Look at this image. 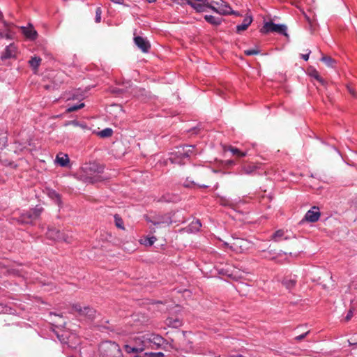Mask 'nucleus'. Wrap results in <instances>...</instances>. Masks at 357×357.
Returning <instances> with one entry per match:
<instances>
[{
  "instance_id": "obj_48",
  "label": "nucleus",
  "mask_w": 357,
  "mask_h": 357,
  "mask_svg": "<svg viewBox=\"0 0 357 357\" xmlns=\"http://www.w3.org/2000/svg\"><path fill=\"white\" fill-rule=\"evenodd\" d=\"M135 357H148V356H135Z\"/></svg>"
},
{
  "instance_id": "obj_33",
  "label": "nucleus",
  "mask_w": 357,
  "mask_h": 357,
  "mask_svg": "<svg viewBox=\"0 0 357 357\" xmlns=\"http://www.w3.org/2000/svg\"><path fill=\"white\" fill-rule=\"evenodd\" d=\"M84 104L80 103L79 105H73L67 109V112H72L84 107Z\"/></svg>"
},
{
  "instance_id": "obj_3",
  "label": "nucleus",
  "mask_w": 357,
  "mask_h": 357,
  "mask_svg": "<svg viewBox=\"0 0 357 357\" xmlns=\"http://www.w3.org/2000/svg\"><path fill=\"white\" fill-rule=\"evenodd\" d=\"M226 245L229 246L233 251L242 253L248 251L252 247V243L244 238H233L232 242L226 243Z\"/></svg>"
},
{
  "instance_id": "obj_44",
  "label": "nucleus",
  "mask_w": 357,
  "mask_h": 357,
  "mask_svg": "<svg viewBox=\"0 0 357 357\" xmlns=\"http://www.w3.org/2000/svg\"><path fill=\"white\" fill-rule=\"evenodd\" d=\"M149 3H153L156 1V0H146Z\"/></svg>"
},
{
  "instance_id": "obj_27",
  "label": "nucleus",
  "mask_w": 357,
  "mask_h": 357,
  "mask_svg": "<svg viewBox=\"0 0 357 357\" xmlns=\"http://www.w3.org/2000/svg\"><path fill=\"white\" fill-rule=\"evenodd\" d=\"M321 61L325 63V64L328 67L333 68L335 64V61L331 58V56H323L321 59Z\"/></svg>"
},
{
  "instance_id": "obj_39",
  "label": "nucleus",
  "mask_w": 357,
  "mask_h": 357,
  "mask_svg": "<svg viewBox=\"0 0 357 357\" xmlns=\"http://www.w3.org/2000/svg\"><path fill=\"white\" fill-rule=\"evenodd\" d=\"M308 333H309V331H307V332H306V333H303V334H301V335H300L296 336V337H295V340H297V341H301V340H302L303 339H304V338L307 336V335L308 334Z\"/></svg>"
},
{
  "instance_id": "obj_49",
  "label": "nucleus",
  "mask_w": 357,
  "mask_h": 357,
  "mask_svg": "<svg viewBox=\"0 0 357 357\" xmlns=\"http://www.w3.org/2000/svg\"><path fill=\"white\" fill-rule=\"evenodd\" d=\"M228 163H229V164H234V162H233L232 161H229V162H228Z\"/></svg>"
},
{
  "instance_id": "obj_31",
  "label": "nucleus",
  "mask_w": 357,
  "mask_h": 357,
  "mask_svg": "<svg viewBox=\"0 0 357 357\" xmlns=\"http://www.w3.org/2000/svg\"><path fill=\"white\" fill-rule=\"evenodd\" d=\"M98 135L102 137H108L112 135V130L111 128H105L99 132Z\"/></svg>"
},
{
  "instance_id": "obj_26",
  "label": "nucleus",
  "mask_w": 357,
  "mask_h": 357,
  "mask_svg": "<svg viewBox=\"0 0 357 357\" xmlns=\"http://www.w3.org/2000/svg\"><path fill=\"white\" fill-rule=\"evenodd\" d=\"M282 284L288 289H291L295 287L296 280L292 278H284L282 280Z\"/></svg>"
},
{
  "instance_id": "obj_19",
  "label": "nucleus",
  "mask_w": 357,
  "mask_h": 357,
  "mask_svg": "<svg viewBox=\"0 0 357 357\" xmlns=\"http://www.w3.org/2000/svg\"><path fill=\"white\" fill-rule=\"evenodd\" d=\"M47 195L50 199L54 200L59 206L61 205V196L55 190H52V189H48L47 190Z\"/></svg>"
},
{
  "instance_id": "obj_17",
  "label": "nucleus",
  "mask_w": 357,
  "mask_h": 357,
  "mask_svg": "<svg viewBox=\"0 0 357 357\" xmlns=\"http://www.w3.org/2000/svg\"><path fill=\"white\" fill-rule=\"evenodd\" d=\"M125 350L127 353H138V352H142L145 350V347H143L142 343L141 342V344L135 347H130L129 345H125L124 347Z\"/></svg>"
},
{
  "instance_id": "obj_35",
  "label": "nucleus",
  "mask_w": 357,
  "mask_h": 357,
  "mask_svg": "<svg viewBox=\"0 0 357 357\" xmlns=\"http://www.w3.org/2000/svg\"><path fill=\"white\" fill-rule=\"evenodd\" d=\"M101 8L100 7L97 8L96 10V22L99 23L101 20Z\"/></svg>"
},
{
  "instance_id": "obj_28",
  "label": "nucleus",
  "mask_w": 357,
  "mask_h": 357,
  "mask_svg": "<svg viewBox=\"0 0 357 357\" xmlns=\"http://www.w3.org/2000/svg\"><path fill=\"white\" fill-rule=\"evenodd\" d=\"M114 223L117 228L121 229L122 230H125L123 220L119 215H115L114 216Z\"/></svg>"
},
{
  "instance_id": "obj_14",
  "label": "nucleus",
  "mask_w": 357,
  "mask_h": 357,
  "mask_svg": "<svg viewBox=\"0 0 357 357\" xmlns=\"http://www.w3.org/2000/svg\"><path fill=\"white\" fill-rule=\"evenodd\" d=\"M24 35L30 40H34L36 38L37 32L33 29V27H21Z\"/></svg>"
},
{
  "instance_id": "obj_23",
  "label": "nucleus",
  "mask_w": 357,
  "mask_h": 357,
  "mask_svg": "<svg viewBox=\"0 0 357 357\" xmlns=\"http://www.w3.org/2000/svg\"><path fill=\"white\" fill-rule=\"evenodd\" d=\"M194 148L191 146H185V147L182 148L181 150H178V153L180 155H183L185 157H189L191 153H192V149Z\"/></svg>"
},
{
  "instance_id": "obj_16",
  "label": "nucleus",
  "mask_w": 357,
  "mask_h": 357,
  "mask_svg": "<svg viewBox=\"0 0 357 357\" xmlns=\"http://www.w3.org/2000/svg\"><path fill=\"white\" fill-rule=\"evenodd\" d=\"M166 324L168 326L172 328H178L181 326L182 321L177 317H168L166 320Z\"/></svg>"
},
{
  "instance_id": "obj_8",
  "label": "nucleus",
  "mask_w": 357,
  "mask_h": 357,
  "mask_svg": "<svg viewBox=\"0 0 357 357\" xmlns=\"http://www.w3.org/2000/svg\"><path fill=\"white\" fill-rule=\"evenodd\" d=\"M42 211V207L36 206V208L27 212L26 213L23 214L21 216V221L24 223H30L33 220L38 218L40 215Z\"/></svg>"
},
{
  "instance_id": "obj_18",
  "label": "nucleus",
  "mask_w": 357,
  "mask_h": 357,
  "mask_svg": "<svg viewBox=\"0 0 357 357\" xmlns=\"http://www.w3.org/2000/svg\"><path fill=\"white\" fill-rule=\"evenodd\" d=\"M257 169V167L252 164H246L242 166L239 174H250L254 172Z\"/></svg>"
},
{
  "instance_id": "obj_46",
  "label": "nucleus",
  "mask_w": 357,
  "mask_h": 357,
  "mask_svg": "<svg viewBox=\"0 0 357 357\" xmlns=\"http://www.w3.org/2000/svg\"><path fill=\"white\" fill-rule=\"evenodd\" d=\"M3 19L2 13L0 12V21H1Z\"/></svg>"
},
{
  "instance_id": "obj_36",
  "label": "nucleus",
  "mask_w": 357,
  "mask_h": 357,
  "mask_svg": "<svg viewBox=\"0 0 357 357\" xmlns=\"http://www.w3.org/2000/svg\"><path fill=\"white\" fill-rule=\"evenodd\" d=\"M354 312V308L351 307L347 312V316L345 317L346 321H349L353 317Z\"/></svg>"
},
{
  "instance_id": "obj_21",
  "label": "nucleus",
  "mask_w": 357,
  "mask_h": 357,
  "mask_svg": "<svg viewBox=\"0 0 357 357\" xmlns=\"http://www.w3.org/2000/svg\"><path fill=\"white\" fill-rule=\"evenodd\" d=\"M40 62L41 59L38 56H33L29 61L31 67L33 69L35 73L37 72L38 68L39 67Z\"/></svg>"
},
{
  "instance_id": "obj_5",
  "label": "nucleus",
  "mask_w": 357,
  "mask_h": 357,
  "mask_svg": "<svg viewBox=\"0 0 357 357\" xmlns=\"http://www.w3.org/2000/svg\"><path fill=\"white\" fill-rule=\"evenodd\" d=\"M174 215V213H169L164 215H158L156 216H154L153 220L151 219H146L148 222H151L155 226H159V227H167L170 225L172 223V216Z\"/></svg>"
},
{
  "instance_id": "obj_32",
  "label": "nucleus",
  "mask_w": 357,
  "mask_h": 357,
  "mask_svg": "<svg viewBox=\"0 0 357 357\" xmlns=\"http://www.w3.org/2000/svg\"><path fill=\"white\" fill-rule=\"evenodd\" d=\"M190 229L193 231H197L199 230L200 227H202V224L199 222V220H195L192 222L190 225Z\"/></svg>"
},
{
  "instance_id": "obj_2",
  "label": "nucleus",
  "mask_w": 357,
  "mask_h": 357,
  "mask_svg": "<svg viewBox=\"0 0 357 357\" xmlns=\"http://www.w3.org/2000/svg\"><path fill=\"white\" fill-rule=\"evenodd\" d=\"M99 351L102 357H122L120 347L114 342L106 341L102 342L100 345Z\"/></svg>"
},
{
  "instance_id": "obj_20",
  "label": "nucleus",
  "mask_w": 357,
  "mask_h": 357,
  "mask_svg": "<svg viewBox=\"0 0 357 357\" xmlns=\"http://www.w3.org/2000/svg\"><path fill=\"white\" fill-rule=\"evenodd\" d=\"M156 240L157 238L155 236H145L139 240V243L144 245L146 247H150L153 245Z\"/></svg>"
},
{
  "instance_id": "obj_41",
  "label": "nucleus",
  "mask_w": 357,
  "mask_h": 357,
  "mask_svg": "<svg viewBox=\"0 0 357 357\" xmlns=\"http://www.w3.org/2000/svg\"><path fill=\"white\" fill-rule=\"evenodd\" d=\"M111 109H117L119 111V112H121V108L120 106L117 105H113L112 106Z\"/></svg>"
},
{
  "instance_id": "obj_34",
  "label": "nucleus",
  "mask_w": 357,
  "mask_h": 357,
  "mask_svg": "<svg viewBox=\"0 0 357 357\" xmlns=\"http://www.w3.org/2000/svg\"><path fill=\"white\" fill-rule=\"evenodd\" d=\"M244 53L248 56L257 55L259 53V50L258 49L247 50Z\"/></svg>"
},
{
  "instance_id": "obj_7",
  "label": "nucleus",
  "mask_w": 357,
  "mask_h": 357,
  "mask_svg": "<svg viewBox=\"0 0 357 357\" xmlns=\"http://www.w3.org/2000/svg\"><path fill=\"white\" fill-rule=\"evenodd\" d=\"M46 236L47 238L54 241H64L68 243H70V238L68 236L61 233L58 229L54 227L49 228L46 233Z\"/></svg>"
},
{
  "instance_id": "obj_13",
  "label": "nucleus",
  "mask_w": 357,
  "mask_h": 357,
  "mask_svg": "<svg viewBox=\"0 0 357 357\" xmlns=\"http://www.w3.org/2000/svg\"><path fill=\"white\" fill-rule=\"evenodd\" d=\"M252 22V17L251 15H246L243 21V23L236 26V31L240 33L248 29L250 24Z\"/></svg>"
},
{
  "instance_id": "obj_15",
  "label": "nucleus",
  "mask_w": 357,
  "mask_h": 357,
  "mask_svg": "<svg viewBox=\"0 0 357 357\" xmlns=\"http://www.w3.org/2000/svg\"><path fill=\"white\" fill-rule=\"evenodd\" d=\"M287 231H284L283 229H279L276 231L273 235H272V240L275 241H280L282 239H288L289 238V236L288 235H286Z\"/></svg>"
},
{
  "instance_id": "obj_37",
  "label": "nucleus",
  "mask_w": 357,
  "mask_h": 357,
  "mask_svg": "<svg viewBox=\"0 0 357 357\" xmlns=\"http://www.w3.org/2000/svg\"><path fill=\"white\" fill-rule=\"evenodd\" d=\"M312 76L314 77L317 81H319L321 84H324V79L320 77L317 71H314L312 73Z\"/></svg>"
},
{
  "instance_id": "obj_12",
  "label": "nucleus",
  "mask_w": 357,
  "mask_h": 357,
  "mask_svg": "<svg viewBox=\"0 0 357 357\" xmlns=\"http://www.w3.org/2000/svg\"><path fill=\"white\" fill-rule=\"evenodd\" d=\"M55 162L61 167H67L70 162L68 155L63 153H59L56 156Z\"/></svg>"
},
{
  "instance_id": "obj_9",
  "label": "nucleus",
  "mask_w": 357,
  "mask_h": 357,
  "mask_svg": "<svg viewBox=\"0 0 357 357\" xmlns=\"http://www.w3.org/2000/svg\"><path fill=\"white\" fill-rule=\"evenodd\" d=\"M320 217V212L318 207L313 206L310 210H309L305 215V219L310 222H317Z\"/></svg>"
},
{
  "instance_id": "obj_40",
  "label": "nucleus",
  "mask_w": 357,
  "mask_h": 357,
  "mask_svg": "<svg viewBox=\"0 0 357 357\" xmlns=\"http://www.w3.org/2000/svg\"><path fill=\"white\" fill-rule=\"evenodd\" d=\"M347 89H348V91H349V93L351 95H352L353 96H356V92H355L354 89L352 87L347 86Z\"/></svg>"
},
{
  "instance_id": "obj_4",
  "label": "nucleus",
  "mask_w": 357,
  "mask_h": 357,
  "mask_svg": "<svg viewBox=\"0 0 357 357\" xmlns=\"http://www.w3.org/2000/svg\"><path fill=\"white\" fill-rule=\"evenodd\" d=\"M206 5L208 8L220 15H229L233 13L231 8L222 0L212 1L210 3H206Z\"/></svg>"
},
{
  "instance_id": "obj_10",
  "label": "nucleus",
  "mask_w": 357,
  "mask_h": 357,
  "mask_svg": "<svg viewBox=\"0 0 357 357\" xmlns=\"http://www.w3.org/2000/svg\"><path fill=\"white\" fill-rule=\"evenodd\" d=\"M135 43L144 52H147L151 47L149 43L141 36L135 37Z\"/></svg>"
},
{
  "instance_id": "obj_6",
  "label": "nucleus",
  "mask_w": 357,
  "mask_h": 357,
  "mask_svg": "<svg viewBox=\"0 0 357 357\" xmlns=\"http://www.w3.org/2000/svg\"><path fill=\"white\" fill-rule=\"evenodd\" d=\"M287 26L283 24H276L272 22H268L264 23L262 29H261V32L266 33L269 32H276L279 33H282L285 36H287V33L286 32Z\"/></svg>"
},
{
  "instance_id": "obj_45",
  "label": "nucleus",
  "mask_w": 357,
  "mask_h": 357,
  "mask_svg": "<svg viewBox=\"0 0 357 357\" xmlns=\"http://www.w3.org/2000/svg\"><path fill=\"white\" fill-rule=\"evenodd\" d=\"M71 123L75 125V126H77L78 125L77 122H76V121H72Z\"/></svg>"
},
{
  "instance_id": "obj_1",
  "label": "nucleus",
  "mask_w": 357,
  "mask_h": 357,
  "mask_svg": "<svg viewBox=\"0 0 357 357\" xmlns=\"http://www.w3.org/2000/svg\"><path fill=\"white\" fill-rule=\"evenodd\" d=\"M142 343L143 347L146 349H166L170 347V344L160 335L156 334H150L144 335L142 339H138Z\"/></svg>"
},
{
  "instance_id": "obj_42",
  "label": "nucleus",
  "mask_w": 357,
  "mask_h": 357,
  "mask_svg": "<svg viewBox=\"0 0 357 357\" xmlns=\"http://www.w3.org/2000/svg\"><path fill=\"white\" fill-rule=\"evenodd\" d=\"M309 55H310V52L306 54H302V58L305 60V61H307L308 59H309Z\"/></svg>"
},
{
  "instance_id": "obj_22",
  "label": "nucleus",
  "mask_w": 357,
  "mask_h": 357,
  "mask_svg": "<svg viewBox=\"0 0 357 357\" xmlns=\"http://www.w3.org/2000/svg\"><path fill=\"white\" fill-rule=\"evenodd\" d=\"M204 19L210 24H213V25H219L220 24L221 22H222V19L220 18V17H216L215 16H213V15H205L204 16Z\"/></svg>"
},
{
  "instance_id": "obj_43",
  "label": "nucleus",
  "mask_w": 357,
  "mask_h": 357,
  "mask_svg": "<svg viewBox=\"0 0 357 357\" xmlns=\"http://www.w3.org/2000/svg\"><path fill=\"white\" fill-rule=\"evenodd\" d=\"M349 342L350 345H357V342H351L350 341H349Z\"/></svg>"
},
{
  "instance_id": "obj_25",
  "label": "nucleus",
  "mask_w": 357,
  "mask_h": 357,
  "mask_svg": "<svg viewBox=\"0 0 357 357\" xmlns=\"http://www.w3.org/2000/svg\"><path fill=\"white\" fill-rule=\"evenodd\" d=\"M84 314H81V316H85L89 319H93L96 315V310L89 307H84Z\"/></svg>"
},
{
  "instance_id": "obj_11",
  "label": "nucleus",
  "mask_w": 357,
  "mask_h": 357,
  "mask_svg": "<svg viewBox=\"0 0 357 357\" xmlns=\"http://www.w3.org/2000/svg\"><path fill=\"white\" fill-rule=\"evenodd\" d=\"M17 49L15 45L13 44H10V45L7 46L5 49L4 52L1 55L2 59H7L12 57H15L16 55Z\"/></svg>"
},
{
  "instance_id": "obj_24",
  "label": "nucleus",
  "mask_w": 357,
  "mask_h": 357,
  "mask_svg": "<svg viewBox=\"0 0 357 357\" xmlns=\"http://www.w3.org/2000/svg\"><path fill=\"white\" fill-rule=\"evenodd\" d=\"M228 151H229L234 155L237 156V157L241 158V157H245L247 155L246 151H241L238 149L233 147V146H229L228 148Z\"/></svg>"
},
{
  "instance_id": "obj_50",
  "label": "nucleus",
  "mask_w": 357,
  "mask_h": 357,
  "mask_svg": "<svg viewBox=\"0 0 357 357\" xmlns=\"http://www.w3.org/2000/svg\"><path fill=\"white\" fill-rule=\"evenodd\" d=\"M356 208H357V206H356Z\"/></svg>"
},
{
  "instance_id": "obj_38",
  "label": "nucleus",
  "mask_w": 357,
  "mask_h": 357,
  "mask_svg": "<svg viewBox=\"0 0 357 357\" xmlns=\"http://www.w3.org/2000/svg\"><path fill=\"white\" fill-rule=\"evenodd\" d=\"M146 356L148 357H164V354L162 352H158V353H150V354H145Z\"/></svg>"
},
{
  "instance_id": "obj_29",
  "label": "nucleus",
  "mask_w": 357,
  "mask_h": 357,
  "mask_svg": "<svg viewBox=\"0 0 357 357\" xmlns=\"http://www.w3.org/2000/svg\"><path fill=\"white\" fill-rule=\"evenodd\" d=\"M204 3V5H201V4H195V3L189 2V4H190L197 12H204V6L207 7V6L206 4L209 3L206 2V1H205Z\"/></svg>"
},
{
  "instance_id": "obj_47",
  "label": "nucleus",
  "mask_w": 357,
  "mask_h": 357,
  "mask_svg": "<svg viewBox=\"0 0 357 357\" xmlns=\"http://www.w3.org/2000/svg\"><path fill=\"white\" fill-rule=\"evenodd\" d=\"M102 172V167H99L98 168V172Z\"/></svg>"
},
{
  "instance_id": "obj_30",
  "label": "nucleus",
  "mask_w": 357,
  "mask_h": 357,
  "mask_svg": "<svg viewBox=\"0 0 357 357\" xmlns=\"http://www.w3.org/2000/svg\"><path fill=\"white\" fill-rule=\"evenodd\" d=\"M72 310L73 312H77L79 315L84 314V307H82L79 304L75 303L72 305Z\"/></svg>"
}]
</instances>
